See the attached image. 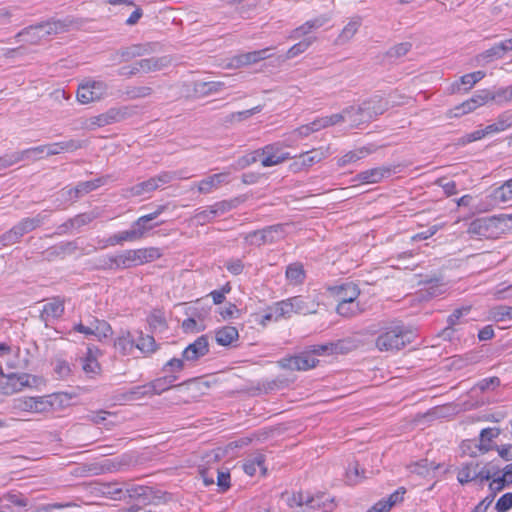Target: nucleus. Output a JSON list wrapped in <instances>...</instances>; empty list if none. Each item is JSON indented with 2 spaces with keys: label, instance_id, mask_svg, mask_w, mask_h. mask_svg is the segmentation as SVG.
<instances>
[{
  "label": "nucleus",
  "instance_id": "47",
  "mask_svg": "<svg viewBox=\"0 0 512 512\" xmlns=\"http://www.w3.org/2000/svg\"><path fill=\"white\" fill-rule=\"evenodd\" d=\"M154 90L150 86H132L127 87L125 94L129 99H140L150 97Z\"/></svg>",
  "mask_w": 512,
  "mask_h": 512
},
{
  "label": "nucleus",
  "instance_id": "42",
  "mask_svg": "<svg viewBox=\"0 0 512 512\" xmlns=\"http://www.w3.org/2000/svg\"><path fill=\"white\" fill-rule=\"evenodd\" d=\"M505 55L504 48L500 43L495 44L491 48L485 50L477 56L478 62L489 63L494 59H500Z\"/></svg>",
  "mask_w": 512,
  "mask_h": 512
},
{
  "label": "nucleus",
  "instance_id": "22",
  "mask_svg": "<svg viewBox=\"0 0 512 512\" xmlns=\"http://www.w3.org/2000/svg\"><path fill=\"white\" fill-rule=\"evenodd\" d=\"M391 168L388 166L368 169L357 174L356 179L361 183L374 184L380 182L383 178L391 175Z\"/></svg>",
  "mask_w": 512,
  "mask_h": 512
},
{
  "label": "nucleus",
  "instance_id": "35",
  "mask_svg": "<svg viewBox=\"0 0 512 512\" xmlns=\"http://www.w3.org/2000/svg\"><path fill=\"white\" fill-rule=\"evenodd\" d=\"M336 311L340 316L350 318L360 314L363 309L357 300H350L338 303Z\"/></svg>",
  "mask_w": 512,
  "mask_h": 512
},
{
  "label": "nucleus",
  "instance_id": "25",
  "mask_svg": "<svg viewBox=\"0 0 512 512\" xmlns=\"http://www.w3.org/2000/svg\"><path fill=\"white\" fill-rule=\"evenodd\" d=\"M227 175V173H217L210 175L198 182L195 186H197L199 193L209 194L213 190L219 188L220 185L226 181Z\"/></svg>",
  "mask_w": 512,
  "mask_h": 512
},
{
  "label": "nucleus",
  "instance_id": "53",
  "mask_svg": "<svg viewBox=\"0 0 512 512\" xmlns=\"http://www.w3.org/2000/svg\"><path fill=\"white\" fill-rule=\"evenodd\" d=\"M82 369L87 374H97L100 370V365L96 358L92 355V351L88 348V352L85 358L81 359Z\"/></svg>",
  "mask_w": 512,
  "mask_h": 512
},
{
  "label": "nucleus",
  "instance_id": "27",
  "mask_svg": "<svg viewBox=\"0 0 512 512\" xmlns=\"http://www.w3.org/2000/svg\"><path fill=\"white\" fill-rule=\"evenodd\" d=\"M362 104L370 121L378 115L383 114L388 108V103L381 97H374L368 101H364Z\"/></svg>",
  "mask_w": 512,
  "mask_h": 512
},
{
  "label": "nucleus",
  "instance_id": "32",
  "mask_svg": "<svg viewBox=\"0 0 512 512\" xmlns=\"http://www.w3.org/2000/svg\"><path fill=\"white\" fill-rule=\"evenodd\" d=\"M149 53V45L135 44L128 47L121 48L118 54L123 61H129L136 57H141Z\"/></svg>",
  "mask_w": 512,
  "mask_h": 512
},
{
  "label": "nucleus",
  "instance_id": "58",
  "mask_svg": "<svg viewBox=\"0 0 512 512\" xmlns=\"http://www.w3.org/2000/svg\"><path fill=\"white\" fill-rule=\"evenodd\" d=\"M333 346V353L334 354H346L350 352L354 347V342L347 338V339H340L335 342H331Z\"/></svg>",
  "mask_w": 512,
  "mask_h": 512
},
{
  "label": "nucleus",
  "instance_id": "24",
  "mask_svg": "<svg viewBox=\"0 0 512 512\" xmlns=\"http://www.w3.org/2000/svg\"><path fill=\"white\" fill-rule=\"evenodd\" d=\"M48 218V215L44 213H38L34 217H27L23 218L21 221H19L14 227L18 231L21 238L29 233L40 227Z\"/></svg>",
  "mask_w": 512,
  "mask_h": 512
},
{
  "label": "nucleus",
  "instance_id": "43",
  "mask_svg": "<svg viewBox=\"0 0 512 512\" xmlns=\"http://www.w3.org/2000/svg\"><path fill=\"white\" fill-rule=\"evenodd\" d=\"M292 313L297 314H310L314 310L309 306L308 302L302 296H295L288 299Z\"/></svg>",
  "mask_w": 512,
  "mask_h": 512
},
{
  "label": "nucleus",
  "instance_id": "6",
  "mask_svg": "<svg viewBox=\"0 0 512 512\" xmlns=\"http://www.w3.org/2000/svg\"><path fill=\"white\" fill-rule=\"evenodd\" d=\"M108 85L104 81L87 80L81 83L77 89V100L81 104H89L104 98Z\"/></svg>",
  "mask_w": 512,
  "mask_h": 512
},
{
  "label": "nucleus",
  "instance_id": "57",
  "mask_svg": "<svg viewBox=\"0 0 512 512\" xmlns=\"http://www.w3.org/2000/svg\"><path fill=\"white\" fill-rule=\"evenodd\" d=\"M495 198L501 202L512 200V178L495 190Z\"/></svg>",
  "mask_w": 512,
  "mask_h": 512
},
{
  "label": "nucleus",
  "instance_id": "16",
  "mask_svg": "<svg viewBox=\"0 0 512 512\" xmlns=\"http://www.w3.org/2000/svg\"><path fill=\"white\" fill-rule=\"evenodd\" d=\"M330 294L338 303L350 300H357L360 295L358 286L352 282L343 283L328 288Z\"/></svg>",
  "mask_w": 512,
  "mask_h": 512
},
{
  "label": "nucleus",
  "instance_id": "19",
  "mask_svg": "<svg viewBox=\"0 0 512 512\" xmlns=\"http://www.w3.org/2000/svg\"><path fill=\"white\" fill-rule=\"evenodd\" d=\"M63 313L64 302L60 299L54 298L43 306L39 318L47 327L52 320L60 318Z\"/></svg>",
  "mask_w": 512,
  "mask_h": 512
},
{
  "label": "nucleus",
  "instance_id": "41",
  "mask_svg": "<svg viewBox=\"0 0 512 512\" xmlns=\"http://www.w3.org/2000/svg\"><path fill=\"white\" fill-rule=\"evenodd\" d=\"M43 153L46 154L45 145L31 147L22 151H17L19 162L21 161H36L42 159Z\"/></svg>",
  "mask_w": 512,
  "mask_h": 512
},
{
  "label": "nucleus",
  "instance_id": "64",
  "mask_svg": "<svg viewBox=\"0 0 512 512\" xmlns=\"http://www.w3.org/2000/svg\"><path fill=\"white\" fill-rule=\"evenodd\" d=\"M512 508V492L503 494L495 504L497 512H507Z\"/></svg>",
  "mask_w": 512,
  "mask_h": 512
},
{
  "label": "nucleus",
  "instance_id": "12",
  "mask_svg": "<svg viewBox=\"0 0 512 512\" xmlns=\"http://www.w3.org/2000/svg\"><path fill=\"white\" fill-rule=\"evenodd\" d=\"M259 150L262 155H265L261 161V164L264 167L278 165L291 158L288 152L283 151L279 143L266 145Z\"/></svg>",
  "mask_w": 512,
  "mask_h": 512
},
{
  "label": "nucleus",
  "instance_id": "13",
  "mask_svg": "<svg viewBox=\"0 0 512 512\" xmlns=\"http://www.w3.org/2000/svg\"><path fill=\"white\" fill-rule=\"evenodd\" d=\"M492 97L493 96H492L491 91H489L487 89L478 90L474 93V95L470 99L466 100L461 105H459L455 108V110H456L455 115L458 116V115L470 113L473 110H475L477 107L482 106L485 103H487L489 100H491Z\"/></svg>",
  "mask_w": 512,
  "mask_h": 512
},
{
  "label": "nucleus",
  "instance_id": "46",
  "mask_svg": "<svg viewBox=\"0 0 512 512\" xmlns=\"http://www.w3.org/2000/svg\"><path fill=\"white\" fill-rule=\"evenodd\" d=\"M115 347L118 348L123 355H127L135 347V338L130 332H127L125 335L116 339Z\"/></svg>",
  "mask_w": 512,
  "mask_h": 512
},
{
  "label": "nucleus",
  "instance_id": "20",
  "mask_svg": "<svg viewBox=\"0 0 512 512\" xmlns=\"http://www.w3.org/2000/svg\"><path fill=\"white\" fill-rule=\"evenodd\" d=\"M271 50L272 48L268 47L257 51L242 53L235 56L232 61L233 64L237 67L255 64L261 60L270 58L272 56L270 53Z\"/></svg>",
  "mask_w": 512,
  "mask_h": 512
},
{
  "label": "nucleus",
  "instance_id": "26",
  "mask_svg": "<svg viewBox=\"0 0 512 512\" xmlns=\"http://www.w3.org/2000/svg\"><path fill=\"white\" fill-rule=\"evenodd\" d=\"M344 113L346 116V121L350 123L351 127H358L361 124L370 122L368 116L366 115L363 104L346 107L344 108Z\"/></svg>",
  "mask_w": 512,
  "mask_h": 512
},
{
  "label": "nucleus",
  "instance_id": "29",
  "mask_svg": "<svg viewBox=\"0 0 512 512\" xmlns=\"http://www.w3.org/2000/svg\"><path fill=\"white\" fill-rule=\"evenodd\" d=\"M239 337L238 330L233 326H224L215 332V339L218 345L228 346Z\"/></svg>",
  "mask_w": 512,
  "mask_h": 512
},
{
  "label": "nucleus",
  "instance_id": "15",
  "mask_svg": "<svg viewBox=\"0 0 512 512\" xmlns=\"http://www.w3.org/2000/svg\"><path fill=\"white\" fill-rule=\"evenodd\" d=\"M209 352V341L206 335H201L189 344L182 352L185 361H197Z\"/></svg>",
  "mask_w": 512,
  "mask_h": 512
},
{
  "label": "nucleus",
  "instance_id": "30",
  "mask_svg": "<svg viewBox=\"0 0 512 512\" xmlns=\"http://www.w3.org/2000/svg\"><path fill=\"white\" fill-rule=\"evenodd\" d=\"M144 397H152L148 383L132 387L130 390L120 394L118 400L136 401Z\"/></svg>",
  "mask_w": 512,
  "mask_h": 512
},
{
  "label": "nucleus",
  "instance_id": "18",
  "mask_svg": "<svg viewBox=\"0 0 512 512\" xmlns=\"http://www.w3.org/2000/svg\"><path fill=\"white\" fill-rule=\"evenodd\" d=\"M126 108H110L105 113L94 116L90 119L92 126L103 127L123 120L126 116Z\"/></svg>",
  "mask_w": 512,
  "mask_h": 512
},
{
  "label": "nucleus",
  "instance_id": "33",
  "mask_svg": "<svg viewBox=\"0 0 512 512\" xmlns=\"http://www.w3.org/2000/svg\"><path fill=\"white\" fill-rule=\"evenodd\" d=\"M21 8L17 5L0 7V25L11 24L21 19Z\"/></svg>",
  "mask_w": 512,
  "mask_h": 512
},
{
  "label": "nucleus",
  "instance_id": "39",
  "mask_svg": "<svg viewBox=\"0 0 512 512\" xmlns=\"http://www.w3.org/2000/svg\"><path fill=\"white\" fill-rule=\"evenodd\" d=\"M135 347L138 348L142 353H153L157 349L155 339L151 335H145L142 332H138L137 338H135Z\"/></svg>",
  "mask_w": 512,
  "mask_h": 512
},
{
  "label": "nucleus",
  "instance_id": "5",
  "mask_svg": "<svg viewBox=\"0 0 512 512\" xmlns=\"http://www.w3.org/2000/svg\"><path fill=\"white\" fill-rule=\"evenodd\" d=\"M284 236V225L275 224L248 233L245 237V240L248 241L251 245L262 246L267 243H276L283 239Z\"/></svg>",
  "mask_w": 512,
  "mask_h": 512
},
{
  "label": "nucleus",
  "instance_id": "40",
  "mask_svg": "<svg viewBox=\"0 0 512 512\" xmlns=\"http://www.w3.org/2000/svg\"><path fill=\"white\" fill-rule=\"evenodd\" d=\"M360 26V18H354L351 21H349L339 34L336 43L341 45L348 42L356 34Z\"/></svg>",
  "mask_w": 512,
  "mask_h": 512
},
{
  "label": "nucleus",
  "instance_id": "49",
  "mask_svg": "<svg viewBox=\"0 0 512 512\" xmlns=\"http://www.w3.org/2000/svg\"><path fill=\"white\" fill-rule=\"evenodd\" d=\"M491 317L496 322L512 319V306L498 305L490 310Z\"/></svg>",
  "mask_w": 512,
  "mask_h": 512
},
{
  "label": "nucleus",
  "instance_id": "38",
  "mask_svg": "<svg viewBox=\"0 0 512 512\" xmlns=\"http://www.w3.org/2000/svg\"><path fill=\"white\" fill-rule=\"evenodd\" d=\"M479 463H468L465 464L457 473V480L460 484L464 485L472 481H476V468H479Z\"/></svg>",
  "mask_w": 512,
  "mask_h": 512
},
{
  "label": "nucleus",
  "instance_id": "54",
  "mask_svg": "<svg viewBox=\"0 0 512 512\" xmlns=\"http://www.w3.org/2000/svg\"><path fill=\"white\" fill-rule=\"evenodd\" d=\"M147 223V218L141 216L131 224V229L137 241L144 238L146 234L150 231V227L146 226Z\"/></svg>",
  "mask_w": 512,
  "mask_h": 512
},
{
  "label": "nucleus",
  "instance_id": "2",
  "mask_svg": "<svg viewBox=\"0 0 512 512\" xmlns=\"http://www.w3.org/2000/svg\"><path fill=\"white\" fill-rule=\"evenodd\" d=\"M412 332L404 325L393 323L383 328L375 344L380 351H397L412 341Z\"/></svg>",
  "mask_w": 512,
  "mask_h": 512
},
{
  "label": "nucleus",
  "instance_id": "55",
  "mask_svg": "<svg viewBox=\"0 0 512 512\" xmlns=\"http://www.w3.org/2000/svg\"><path fill=\"white\" fill-rule=\"evenodd\" d=\"M99 216H100L99 212H97L95 210L78 214L72 218L73 222H74V227H75V229H79L82 226L88 225L93 220L97 219Z\"/></svg>",
  "mask_w": 512,
  "mask_h": 512
},
{
  "label": "nucleus",
  "instance_id": "14",
  "mask_svg": "<svg viewBox=\"0 0 512 512\" xmlns=\"http://www.w3.org/2000/svg\"><path fill=\"white\" fill-rule=\"evenodd\" d=\"M88 140L69 139L66 141L56 142L52 144H46V157L58 155L62 152H74L76 150L86 148L88 146Z\"/></svg>",
  "mask_w": 512,
  "mask_h": 512
},
{
  "label": "nucleus",
  "instance_id": "21",
  "mask_svg": "<svg viewBox=\"0 0 512 512\" xmlns=\"http://www.w3.org/2000/svg\"><path fill=\"white\" fill-rule=\"evenodd\" d=\"M171 64L170 56L144 58L137 61L140 72L150 73L163 70Z\"/></svg>",
  "mask_w": 512,
  "mask_h": 512
},
{
  "label": "nucleus",
  "instance_id": "62",
  "mask_svg": "<svg viewBox=\"0 0 512 512\" xmlns=\"http://www.w3.org/2000/svg\"><path fill=\"white\" fill-rule=\"evenodd\" d=\"M183 368H184L183 357L181 359L172 358L164 364L162 371L165 372L166 374H175L176 372L182 371Z\"/></svg>",
  "mask_w": 512,
  "mask_h": 512
},
{
  "label": "nucleus",
  "instance_id": "36",
  "mask_svg": "<svg viewBox=\"0 0 512 512\" xmlns=\"http://www.w3.org/2000/svg\"><path fill=\"white\" fill-rule=\"evenodd\" d=\"M137 241L132 229L120 231L118 233H115L111 235L108 239L105 240L104 245L102 248H105L107 246H115V245H121L124 242H135Z\"/></svg>",
  "mask_w": 512,
  "mask_h": 512
},
{
  "label": "nucleus",
  "instance_id": "3",
  "mask_svg": "<svg viewBox=\"0 0 512 512\" xmlns=\"http://www.w3.org/2000/svg\"><path fill=\"white\" fill-rule=\"evenodd\" d=\"M60 405L61 400L58 394H50L38 397H20L14 401V407L16 409L32 413L51 412Z\"/></svg>",
  "mask_w": 512,
  "mask_h": 512
},
{
  "label": "nucleus",
  "instance_id": "52",
  "mask_svg": "<svg viewBox=\"0 0 512 512\" xmlns=\"http://www.w3.org/2000/svg\"><path fill=\"white\" fill-rule=\"evenodd\" d=\"M324 494H317L314 496L307 495L306 508L300 512H318L324 507Z\"/></svg>",
  "mask_w": 512,
  "mask_h": 512
},
{
  "label": "nucleus",
  "instance_id": "28",
  "mask_svg": "<svg viewBox=\"0 0 512 512\" xmlns=\"http://www.w3.org/2000/svg\"><path fill=\"white\" fill-rule=\"evenodd\" d=\"M421 283L424 285V289L430 297H437L446 291V285L442 277H426Z\"/></svg>",
  "mask_w": 512,
  "mask_h": 512
},
{
  "label": "nucleus",
  "instance_id": "61",
  "mask_svg": "<svg viewBox=\"0 0 512 512\" xmlns=\"http://www.w3.org/2000/svg\"><path fill=\"white\" fill-rule=\"evenodd\" d=\"M21 239L16 228L13 226L10 230L6 231L0 236V244L2 246H10L18 243Z\"/></svg>",
  "mask_w": 512,
  "mask_h": 512
},
{
  "label": "nucleus",
  "instance_id": "8",
  "mask_svg": "<svg viewBox=\"0 0 512 512\" xmlns=\"http://www.w3.org/2000/svg\"><path fill=\"white\" fill-rule=\"evenodd\" d=\"M71 22L68 20H49L46 22H41L36 25H31L29 27L24 28L20 32L15 35V39H20L25 35L30 34L31 32L41 31L42 35H51L58 34L67 30Z\"/></svg>",
  "mask_w": 512,
  "mask_h": 512
},
{
  "label": "nucleus",
  "instance_id": "7",
  "mask_svg": "<svg viewBox=\"0 0 512 512\" xmlns=\"http://www.w3.org/2000/svg\"><path fill=\"white\" fill-rule=\"evenodd\" d=\"M122 253L125 259L126 268L150 263L162 256L160 249L157 247L129 249L123 251Z\"/></svg>",
  "mask_w": 512,
  "mask_h": 512
},
{
  "label": "nucleus",
  "instance_id": "17",
  "mask_svg": "<svg viewBox=\"0 0 512 512\" xmlns=\"http://www.w3.org/2000/svg\"><path fill=\"white\" fill-rule=\"evenodd\" d=\"M37 382L36 377L27 373H11L7 375L6 393L21 391L25 387H32Z\"/></svg>",
  "mask_w": 512,
  "mask_h": 512
},
{
  "label": "nucleus",
  "instance_id": "56",
  "mask_svg": "<svg viewBox=\"0 0 512 512\" xmlns=\"http://www.w3.org/2000/svg\"><path fill=\"white\" fill-rule=\"evenodd\" d=\"M154 180V183L157 184V188L162 185L168 184L176 179H182L180 172L177 171H164L158 174L157 176L151 177Z\"/></svg>",
  "mask_w": 512,
  "mask_h": 512
},
{
  "label": "nucleus",
  "instance_id": "51",
  "mask_svg": "<svg viewBox=\"0 0 512 512\" xmlns=\"http://www.w3.org/2000/svg\"><path fill=\"white\" fill-rule=\"evenodd\" d=\"M156 189H157V184L154 183V180H152V178H150L146 181L137 183L136 185L132 186L129 189V191L132 196H140V195H143L144 193H149Z\"/></svg>",
  "mask_w": 512,
  "mask_h": 512
},
{
  "label": "nucleus",
  "instance_id": "63",
  "mask_svg": "<svg viewBox=\"0 0 512 512\" xmlns=\"http://www.w3.org/2000/svg\"><path fill=\"white\" fill-rule=\"evenodd\" d=\"M500 385V379L496 376L485 378L480 380L474 387V389H478L481 392H485L488 390H494Z\"/></svg>",
  "mask_w": 512,
  "mask_h": 512
},
{
  "label": "nucleus",
  "instance_id": "48",
  "mask_svg": "<svg viewBox=\"0 0 512 512\" xmlns=\"http://www.w3.org/2000/svg\"><path fill=\"white\" fill-rule=\"evenodd\" d=\"M270 308L274 313V321H278L280 318H289L292 315L288 299L277 302Z\"/></svg>",
  "mask_w": 512,
  "mask_h": 512
},
{
  "label": "nucleus",
  "instance_id": "11",
  "mask_svg": "<svg viewBox=\"0 0 512 512\" xmlns=\"http://www.w3.org/2000/svg\"><path fill=\"white\" fill-rule=\"evenodd\" d=\"M500 433L501 431L497 427L484 428L480 432L478 443L475 441H467L463 442L462 447L465 450L466 447L468 449H471V447L473 446L481 454H484L495 447V445H493V440L497 438L500 435Z\"/></svg>",
  "mask_w": 512,
  "mask_h": 512
},
{
  "label": "nucleus",
  "instance_id": "37",
  "mask_svg": "<svg viewBox=\"0 0 512 512\" xmlns=\"http://www.w3.org/2000/svg\"><path fill=\"white\" fill-rule=\"evenodd\" d=\"M89 325L92 330V335L97 337L99 340L101 338H107L112 335V328L108 322L105 320H99L97 318H92L89 321Z\"/></svg>",
  "mask_w": 512,
  "mask_h": 512
},
{
  "label": "nucleus",
  "instance_id": "4",
  "mask_svg": "<svg viewBox=\"0 0 512 512\" xmlns=\"http://www.w3.org/2000/svg\"><path fill=\"white\" fill-rule=\"evenodd\" d=\"M504 221L502 218L496 217H481L474 219L468 227L467 232L472 236L484 237V238H492L495 234H497V230L499 229V234L504 230Z\"/></svg>",
  "mask_w": 512,
  "mask_h": 512
},
{
  "label": "nucleus",
  "instance_id": "45",
  "mask_svg": "<svg viewBox=\"0 0 512 512\" xmlns=\"http://www.w3.org/2000/svg\"><path fill=\"white\" fill-rule=\"evenodd\" d=\"M325 158V153L321 149H313L300 155L301 165L310 167Z\"/></svg>",
  "mask_w": 512,
  "mask_h": 512
},
{
  "label": "nucleus",
  "instance_id": "60",
  "mask_svg": "<svg viewBox=\"0 0 512 512\" xmlns=\"http://www.w3.org/2000/svg\"><path fill=\"white\" fill-rule=\"evenodd\" d=\"M237 206V200H223L216 202L211 205L212 210L215 212V216L225 214Z\"/></svg>",
  "mask_w": 512,
  "mask_h": 512
},
{
  "label": "nucleus",
  "instance_id": "34",
  "mask_svg": "<svg viewBox=\"0 0 512 512\" xmlns=\"http://www.w3.org/2000/svg\"><path fill=\"white\" fill-rule=\"evenodd\" d=\"M286 278L294 285L302 284L305 280V271L301 263H292L286 268Z\"/></svg>",
  "mask_w": 512,
  "mask_h": 512
},
{
  "label": "nucleus",
  "instance_id": "44",
  "mask_svg": "<svg viewBox=\"0 0 512 512\" xmlns=\"http://www.w3.org/2000/svg\"><path fill=\"white\" fill-rule=\"evenodd\" d=\"M316 40V37L309 36L293 45L286 54L288 59L294 58L299 54L305 52Z\"/></svg>",
  "mask_w": 512,
  "mask_h": 512
},
{
  "label": "nucleus",
  "instance_id": "31",
  "mask_svg": "<svg viewBox=\"0 0 512 512\" xmlns=\"http://www.w3.org/2000/svg\"><path fill=\"white\" fill-rule=\"evenodd\" d=\"M470 312V307H461L455 309L452 314H450L447 318V327L443 330L442 334L451 338L452 334L455 332L454 327L460 323V319L467 315Z\"/></svg>",
  "mask_w": 512,
  "mask_h": 512
},
{
  "label": "nucleus",
  "instance_id": "50",
  "mask_svg": "<svg viewBox=\"0 0 512 512\" xmlns=\"http://www.w3.org/2000/svg\"><path fill=\"white\" fill-rule=\"evenodd\" d=\"M371 152L372 149L366 147L360 148L357 151H350L339 159V165L345 166L349 163L356 162L357 160L363 158L365 155L370 154Z\"/></svg>",
  "mask_w": 512,
  "mask_h": 512
},
{
  "label": "nucleus",
  "instance_id": "59",
  "mask_svg": "<svg viewBox=\"0 0 512 512\" xmlns=\"http://www.w3.org/2000/svg\"><path fill=\"white\" fill-rule=\"evenodd\" d=\"M411 49V44L409 42L399 43L393 47H391L387 51V56L389 58L398 59L402 56H405Z\"/></svg>",
  "mask_w": 512,
  "mask_h": 512
},
{
  "label": "nucleus",
  "instance_id": "9",
  "mask_svg": "<svg viewBox=\"0 0 512 512\" xmlns=\"http://www.w3.org/2000/svg\"><path fill=\"white\" fill-rule=\"evenodd\" d=\"M317 363L318 360L312 357L308 350L294 356L284 357L278 361V365L282 369L292 371H306L314 368Z\"/></svg>",
  "mask_w": 512,
  "mask_h": 512
},
{
  "label": "nucleus",
  "instance_id": "10",
  "mask_svg": "<svg viewBox=\"0 0 512 512\" xmlns=\"http://www.w3.org/2000/svg\"><path fill=\"white\" fill-rule=\"evenodd\" d=\"M178 380V376L176 374H166L162 377L156 378L148 383L151 395H160L163 392L167 391L171 388L180 389L184 386H188L192 383H195L198 379L193 378L186 380L180 384L174 385V382Z\"/></svg>",
  "mask_w": 512,
  "mask_h": 512
},
{
  "label": "nucleus",
  "instance_id": "1",
  "mask_svg": "<svg viewBox=\"0 0 512 512\" xmlns=\"http://www.w3.org/2000/svg\"><path fill=\"white\" fill-rule=\"evenodd\" d=\"M103 495L113 500L134 499L139 504H156L154 490L148 486L134 485L127 482H109L101 485Z\"/></svg>",
  "mask_w": 512,
  "mask_h": 512
},
{
  "label": "nucleus",
  "instance_id": "23",
  "mask_svg": "<svg viewBox=\"0 0 512 512\" xmlns=\"http://www.w3.org/2000/svg\"><path fill=\"white\" fill-rule=\"evenodd\" d=\"M104 183L105 179L102 177L94 180L79 182L75 187L68 189L66 193L70 199H78L83 195L104 185Z\"/></svg>",
  "mask_w": 512,
  "mask_h": 512
}]
</instances>
